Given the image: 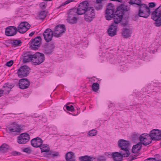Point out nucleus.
I'll return each instance as SVG.
<instances>
[{
    "label": "nucleus",
    "instance_id": "nucleus-1",
    "mask_svg": "<svg viewBox=\"0 0 161 161\" xmlns=\"http://www.w3.org/2000/svg\"><path fill=\"white\" fill-rule=\"evenodd\" d=\"M124 14V11L122 7L119 6L115 11L114 6L112 3H109L105 11V17L107 20L114 19L115 24H118L121 21Z\"/></svg>",
    "mask_w": 161,
    "mask_h": 161
},
{
    "label": "nucleus",
    "instance_id": "nucleus-2",
    "mask_svg": "<svg viewBox=\"0 0 161 161\" xmlns=\"http://www.w3.org/2000/svg\"><path fill=\"white\" fill-rule=\"evenodd\" d=\"M130 144L129 141L123 139L119 140L118 146L122 151L120 152H115L113 153L112 157L114 161H122L123 157L129 156L130 153L128 149Z\"/></svg>",
    "mask_w": 161,
    "mask_h": 161
},
{
    "label": "nucleus",
    "instance_id": "nucleus-3",
    "mask_svg": "<svg viewBox=\"0 0 161 161\" xmlns=\"http://www.w3.org/2000/svg\"><path fill=\"white\" fill-rule=\"evenodd\" d=\"M79 14H84V19L87 22L92 21L95 17V10L93 8L89 6V2L87 1L80 3L79 5Z\"/></svg>",
    "mask_w": 161,
    "mask_h": 161
},
{
    "label": "nucleus",
    "instance_id": "nucleus-4",
    "mask_svg": "<svg viewBox=\"0 0 161 161\" xmlns=\"http://www.w3.org/2000/svg\"><path fill=\"white\" fill-rule=\"evenodd\" d=\"M151 18L155 21L154 25L157 27L161 26V4L151 14Z\"/></svg>",
    "mask_w": 161,
    "mask_h": 161
},
{
    "label": "nucleus",
    "instance_id": "nucleus-5",
    "mask_svg": "<svg viewBox=\"0 0 161 161\" xmlns=\"http://www.w3.org/2000/svg\"><path fill=\"white\" fill-rule=\"evenodd\" d=\"M79 6L77 8H73L70 10L67 19L68 22L72 24L77 23V18L76 16L78 15H80V14H79Z\"/></svg>",
    "mask_w": 161,
    "mask_h": 161
},
{
    "label": "nucleus",
    "instance_id": "nucleus-6",
    "mask_svg": "<svg viewBox=\"0 0 161 161\" xmlns=\"http://www.w3.org/2000/svg\"><path fill=\"white\" fill-rule=\"evenodd\" d=\"M138 12L140 17L147 18L150 14V9L147 4L145 3L142 4L139 7Z\"/></svg>",
    "mask_w": 161,
    "mask_h": 161
},
{
    "label": "nucleus",
    "instance_id": "nucleus-7",
    "mask_svg": "<svg viewBox=\"0 0 161 161\" xmlns=\"http://www.w3.org/2000/svg\"><path fill=\"white\" fill-rule=\"evenodd\" d=\"M45 60V57L43 53L37 52L33 54L32 64L34 65L40 64Z\"/></svg>",
    "mask_w": 161,
    "mask_h": 161
},
{
    "label": "nucleus",
    "instance_id": "nucleus-8",
    "mask_svg": "<svg viewBox=\"0 0 161 161\" xmlns=\"http://www.w3.org/2000/svg\"><path fill=\"white\" fill-rule=\"evenodd\" d=\"M41 40L42 39L40 36H37L34 39H31L28 44L30 48L33 50L38 49L40 47Z\"/></svg>",
    "mask_w": 161,
    "mask_h": 161
},
{
    "label": "nucleus",
    "instance_id": "nucleus-9",
    "mask_svg": "<svg viewBox=\"0 0 161 161\" xmlns=\"http://www.w3.org/2000/svg\"><path fill=\"white\" fill-rule=\"evenodd\" d=\"M31 70V69L28 66H22L18 69L17 74L19 78L26 77L29 75Z\"/></svg>",
    "mask_w": 161,
    "mask_h": 161
},
{
    "label": "nucleus",
    "instance_id": "nucleus-10",
    "mask_svg": "<svg viewBox=\"0 0 161 161\" xmlns=\"http://www.w3.org/2000/svg\"><path fill=\"white\" fill-rule=\"evenodd\" d=\"M66 29L64 25H58L54 28L53 32L54 33V36L56 37H61L63 34L65 32Z\"/></svg>",
    "mask_w": 161,
    "mask_h": 161
},
{
    "label": "nucleus",
    "instance_id": "nucleus-11",
    "mask_svg": "<svg viewBox=\"0 0 161 161\" xmlns=\"http://www.w3.org/2000/svg\"><path fill=\"white\" fill-rule=\"evenodd\" d=\"M139 140L142 144L144 146H147L152 142V140L150 137L149 134L143 133L140 135Z\"/></svg>",
    "mask_w": 161,
    "mask_h": 161
},
{
    "label": "nucleus",
    "instance_id": "nucleus-12",
    "mask_svg": "<svg viewBox=\"0 0 161 161\" xmlns=\"http://www.w3.org/2000/svg\"><path fill=\"white\" fill-rule=\"evenodd\" d=\"M149 134L152 140L158 141L161 139V130H159L153 129Z\"/></svg>",
    "mask_w": 161,
    "mask_h": 161
},
{
    "label": "nucleus",
    "instance_id": "nucleus-13",
    "mask_svg": "<svg viewBox=\"0 0 161 161\" xmlns=\"http://www.w3.org/2000/svg\"><path fill=\"white\" fill-rule=\"evenodd\" d=\"M30 136L26 133L20 134L17 137V142L20 144H25L28 142L30 139Z\"/></svg>",
    "mask_w": 161,
    "mask_h": 161
},
{
    "label": "nucleus",
    "instance_id": "nucleus-14",
    "mask_svg": "<svg viewBox=\"0 0 161 161\" xmlns=\"http://www.w3.org/2000/svg\"><path fill=\"white\" fill-rule=\"evenodd\" d=\"M31 25L27 22H21L18 27L17 30L20 33H24L28 30Z\"/></svg>",
    "mask_w": 161,
    "mask_h": 161
},
{
    "label": "nucleus",
    "instance_id": "nucleus-15",
    "mask_svg": "<svg viewBox=\"0 0 161 161\" xmlns=\"http://www.w3.org/2000/svg\"><path fill=\"white\" fill-rule=\"evenodd\" d=\"M53 36H54V32L50 28L47 29L43 33L44 39L47 42L52 40Z\"/></svg>",
    "mask_w": 161,
    "mask_h": 161
},
{
    "label": "nucleus",
    "instance_id": "nucleus-16",
    "mask_svg": "<svg viewBox=\"0 0 161 161\" xmlns=\"http://www.w3.org/2000/svg\"><path fill=\"white\" fill-rule=\"evenodd\" d=\"M18 31L17 28L14 26H9L6 29L5 34L7 36H13L15 35Z\"/></svg>",
    "mask_w": 161,
    "mask_h": 161
},
{
    "label": "nucleus",
    "instance_id": "nucleus-17",
    "mask_svg": "<svg viewBox=\"0 0 161 161\" xmlns=\"http://www.w3.org/2000/svg\"><path fill=\"white\" fill-rule=\"evenodd\" d=\"M19 88L22 89H24L28 88L30 85V82L26 78L20 79L18 83Z\"/></svg>",
    "mask_w": 161,
    "mask_h": 161
},
{
    "label": "nucleus",
    "instance_id": "nucleus-18",
    "mask_svg": "<svg viewBox=\"0 0 161 161\" xmlns=\"http://www.w3.org/2000/svg\"><path fill=\"white\" fill-rule=\"evenodd\" d=\"M55 47V44L53 43L46 44L44 46V52L46 54H51L53 53Z\"/></svg>",
    "mask_w": 161,
    "mask_h": 161
},
{
    "label": "nucleus",
    "instance_id": "nucleus-19",
    "mask_svg": "<svg viewBox=\"0 0 161 161\" xmlns=\"http://www.w3.org/2000/svg\"><path fill=\"white\" fill-rule=\"evenodd\" d=\"M10 134L14 135L19 134L20 132L21 129L16 125H12L7 128Z\"/></svg>",
    "mask_w": 161,
    "mask_h": 161
},
{
    "label": "nucleus",
    "instance_id": "nucleus-20",
    "mask_svg": "<svg viewBox=\"0 0 161 161\" xmlns=\"http://www.w3.org/2000/svg\"><path fill=\"white\" fill-rule=\"evenodd\" d=\"M117 24L112 23L110 26L109 28L108 31V35L111 36H113L116 35L117 29Z\"/></svg>",
    "mask_w": 161,
    "mask_h": 161
},
{
    "label": "nucleus",
    "instance_id": "nucleus-21",
    "mask_svg": "<svg viewBox=\"0 0 161 161\" xmlns=\"http://www.w3.org/2000/svg\"><path fill=\"white\" fill-rule=\"evenodd\" d=\"M43 143V141L39 137L34 138L31 141V144L32 146L35 147H40Z\"/></svg>",
    "mask_w": 161,
    "mask_h": 161
},
{
    "label": "nucleus",
    "instance_id": "nucleus-22",
    "mask_svg": "<svg viewBox=\"0 0 161 161\" xmlns=\"http://www.w3.org/2000/svg\"><path fill=\"white\" fill-rule=\"evenodd\" d=\"M33 54L29 52H27L24 54L23 62L26 63L31 61L32 62Z\"/></svg>",
    "mask_w": 161,
    "mask_h": 161
},
{
    "label": "nucleus",
    "instance_id": "nucleus-23",
    "mask_svg": "<svg viewBox=\"0 0 161 161\" xmlns=\"http://www.w3.org/2000/svg\"><path fill=\"white\" fill-rule=\"evenodd\" d=\"M47 13L46 10H41L38 12L37 14V19H44L46 17Z\"/></svg>",
    "mask_w": 161,
    "mask_h": 161
},
{
    "label": "nucleus",
    "instance_id": "nucleus-24",
    "mask_svg": "<svg viewBox=\"0 0 161 161\" xmlns=\"http://www.w3.org/2000/svg\"><path fill=\"white\" fill-rule=\"evenodd\" d=\"M131 32L129 29L123 28L122 32V35L125 38H127L131 36Z\"/></svg>",
    "mask_w": 161,
    "mask_h": 161
},
{
    "label": "nucleus",
    "instance_id": "nucleus-25",
    "mask_svg": "<svg viewBox=\"0 0 161 161\" xmlns=\"http://www.w3.org/2000/svg\"><path fill=\"white\" fill-rule=\"evenodd\" d=\"M142 147V144L141 143L139 142L136 145L133 146L132 149V152L134 153H138L141 149Z\"/></svg>",
    "mask_w": 161,
    "mask_h": 161
},
{
    "label": "nucleus",
    "instance_id": "nucleus-26",
    "mask_svg": "<svg viewBox=\"0 0 161 161\" xmlns=\"http://www.w3.org/2000/svg\"><path fill=\"white\" fill-rule=\"evenodd\" d=\"M9 146L5 143L3 144L0 147V152L5 153L8 152Z\"/></svg>",
    "mask_w": 161,
    "mask_h": 161
},
{
    "label": "nucleus",
    "instance_id": "nucleus-27",
    "mask_svg": "<svg viewBox=\"0 0 161 161\" xmlns=\"http://www.w3.org/2000/svg\"><path fill=\"white\" fill-rule=\"evenodd\" d=\"M94 159V158L87 155L81 156L79 158L80 161H93Z\"/></svg>",
    "mask_w": 161,
    "mask_h": 161
},
{
    "label": "nucleus",
    "instance_id": "nucleus-28",
    "mask_svg": "<svg viewBox=\"0 0 161 161\" xmlns=\"http://www.w3.org/2000/svg\"><path fill=\"white\" fill-rule=\"evenodd\" d=\"M22 43V42L20 40H14L11 41V44L14 47L19 46L21 45Z\"/></svg>",
    "mask_w": 161,
    "mask_h": 161
},
{
    "label": "nucleus",
    "instance_id": "nucleus-29",
    "mask_svg": "<svg viewBox=\"0 0 161 161\" xmlns=\"http://www.w3.org/2000/svg\"><path fill=\"white\" fill-rule=\"evenodd\" d=\"M142 0H130L129 3L130 5L136 4L139 7L142 4Z\"/></svg>",
    "mask_w": 161,
    "mask_h": 161
},
{
    "label": "nucleus",
    "instance_id": "nucleus-30",
    "mask_svg": "<svg viewBox=\"0 0 161 161\" xmlns=\"http://www.w3.org/2000/svg\"><path fill=\"white\" fill-rule=\"evenodd\" d=\"M99 89V84L97 83H94L92 85V89L95 92H97Z\"/></svg>",
    "mask_w": 161,
    "mask_h": 161
},
{
    "label": "nucleus",
    "instance_id": "nucleus-31",
    "mask_svg": "<svg viewBox=\"0 0 161 161\" xmlns=\"http://www.w3.org/2000/svg\"><path fill=\"white\" fill-rule=\"evenodd\" d=\"M73 153L69 152L67 153L65 156V158L67 161H71V159L73 158Z\"/></svg>",
    "mask_w": 161,
    "mask_h": 161
},
{
    "label": "nucleus",
    "instance_id": "nucleus-32",
    "mask_svg": "<svg viewBox=\"0 0 161 161\" xmlns=\"http://www.w3.org/2000/svg\"><path fill=\"white\" fill-rule=\"evenodd\" d=\"M3 89L2 90L3 92V93H4L5 94H8L11 91V89L10 88H8V87H7L6 86L4 85L3 86Z\"/></svg>",
    "mask_w": 161,
    "mask_h": 161
},
{
    "label": "nucleus",
    "instance_id": "nucleus-33",
    "mask_svg": "<svg viewBox=\"0 0 161 161\" xmlns=\"http://www.w3.org/2000/svg\"><path fill=\"white\" fill-rule=\"evenodd\" d=\"M75 0H67L64 3H63L60 6L58 7L57 8V9H59L61 7L63 6H64L67 4H68V3H70L74 1Z\"/></svg>",
    "mask_w": 161,
    "mask_h": 161
},
{
    "label": "nucleus",
    "instance_id": "nucleus-34",
    "mask_svg": "<svg viewBox=\"0 0 161 161\" xmlns=\"http://www.w3.org/2000/svg\"><path fill=\"white\" fill-rule=\"evenodd\" d=\"M47 3L46 1L41 3L39 4L40 7L42 9L46 8L47 6Z\"/></svg>",
    "mask_w": 161,
    "mask_h": 161
},
{
    "label": "nucleus",
    "instance_id": "nucleus-35",
    "mask_svg": "<svg viewBox=\"0 0 161 161\" xmlns=\"http://www.w3.org/2000/svg\"><path fill=\"white\" fill-rule=\"evenodd\" d=\"M97 131L95 130H92L89 132L88 135L90 136H94L96 135Z\"/></svg>",
    "mask_w": 161,
    "mask_h": 161
},
{
    "label": "nucleus",
    "instance_id": "nucleus-36",
    "mask_svg": "<svg viewBox=\"0 0 161 161\" xmlns=\"http://www.w3.org/2000/svg\"><path fill=\"white\" fill-rule=\"evenodd\" d=\"M66 108L67 110L71 112H72L74 110V107L72 105H70V106H68L66 105Z\"/></svg>",
    "mask_w": 161,
    "mask_h": 161
},
{
    "label": "nucleus",
    "instance_id": "nucleus-37",
    "mask_svg": "<svg viewBox=\"0 0 161 161\" xmlns=\"http://www.w3.org/2000/svg\"><path fill=\"white\" fill-rule=\"evenodd\" d=\"M140 136L138 135L134 134L132 135V140L133 141H135L136 140L138 139H139Z\"/></svg>",
    "mask_w": 161,
    "mask_h": 161
},
{
    "label": "nucleus",
    "instance_id": "nucleus-38",
    "mask_svg": "<svg viewBox=\"0 0 161 161\" xmlns=\"http://www.w3.org/2000/svg\"><path fill=\"white\" fill-rule=\"evenodd\" d=\"M5 85L7 87H8V88H10L11 90L14 86V85L13 84L9 83H7L5 84Z\"/></svg>",
    "mask_w": 161,
    "mask_h": 161
},
{
    "label": "nucleus",
    "instance_id": "nucleus-39",
    "mask_svg": "<svg viewBox=\"0 0 161 161\" xmlns=\"http://www.w3.org/2000/svg\"><path fill=\"white\" fill-rule=\"evenodd\" d=\"M103 6L101 4H97L95 5V8L97 10L101 9L102 8Z\"/></svg>",
    "mask_w": 161,
    "mask_h": 161
},
{
    "label": "nucleus",
    "instance_id": "nucleus-40",
    "mask_svg": "<svg viewBox=\"0 0 161 161\" xmlns=\"http://www.w3.org/2000/svg\"><path fill=\"white\" fill-rule=\"evenodd\" d=\"M11 154L13 156H19L21 154V153L16 151H14L12 152Z\"/></svg>",
    "mask_w": 161,
    "mask_h": 161
},
{
    "label": "nucleus",
    "instance_id": "nucleus-41",
    "mask_svg": "<svg viewBox=\"0 0 161 161\" xmlns=\"http://www.w3.org/2000/svg\"><path fill=\"white\" fill-rule=\"evenodd\" d=\"M13 61L12 60H11L10 61L7 62L6 64V65L7 66L10 67L13 65Z\"/></svg>",
    "mask_w": 161,
    "mask_h": 161
},
{
    "label": "nucleus",
    "instance_id": "nucleus-42",
    "mask_svg": "<svg viewBox=\"0 0 161 161\" xmlns=\"http://www.w3.org/2000/svg\"><path fill=\"white\" fill-rule=\"evenodd\" d=\"M106 159L103 156H100L97 159V161H106Z\"/></svg>",
    "mask_w": 161,
    "mask_h": 161
},
{
    "label": "nucleus",
    "instance_id": "nucleus-43",
    "mask_svg": "<svg viewBox=\"0 0 161 161\" xmlns=\"http://www.w3.org/2000/svg\"><path fill=\"white\" fill-rule=\"evenodd\" d=\"M23 151L24 152L28 153H31V150L28 148H25L23 149Z\"/></svg>",
    "mask_w": 161,
    "mask_h": 161
},
{
    "label": "nucleus",
    "instance_id": "nucleus-44",
    "mask_svg": "<svg viewBox=\"0 0 161 161\" xmlns=\"http://www.w3.org/2000/svg\"><path fill=\"white\" fill-rule=\"evenodd\" d=\"M156 6V3L154 2H151L149 3V8H153Z\"/></svg>",
    "mask_w": 161,
    "mask_h": 161
},
{
    "label": "nucleus",
    "instance_id": "nucleus-45",
    "mask_svg": "<svg viewBox=\"0 0 161 161\" xmlns=\"http://www.w3.org/2000/svg\"><path fill=\"white\" fill-rule=\"evenodd\" d=\"M144 161H156V159L155 158H148L146 159H145Z\"/></svg>",
    "mask_w": 161,
    "mask_h": 161
},
{
    "label": "nucleus",
    "instance_id": "nucleus-46",
    "mask_svg": "<svg viewBox=\"0 0 161 161\" xmlns=\"http://www.w3.org/2000/svg\"><path fill=\"white\" fill-rule=\"evenodd\" d=\"M139 17H140V16L139 15L138 13L137 14L133 15L134 19L136 21L138 20Z\"/></svg>",
    "mask_w": 161,
    "mask_h": 161
},
{
    "label": "nucleus",
    "instance_id": "nucleus-47",
    "mask_svg": "<svg viewBox=\"0 0 161 161\" xmlns=\"http://www.w3.org/2000/svg\"><path fill=\"white\" fill-rule=\"evenodd\" d=\"M41 151L42 153L44 152L47 153L48 152V151L49 150V149H43L42 148H41Z\"/></svg>",
    "mask_w": 161,
    "mask_h": 161
},
{
    "label": "nucleus",
    "instance_id": "nucleus-48",
    "mask_svg": "<svg viewBox=\"0 0 161 161\" xmlns=\"http://www.w3.org/2000/svg\"><path fill=\"white\" fill-rule=\"evenodd\" d=\"M52 151H48V152H47V153L46 156L47 157H49L50 156H52Z\"/></svg>",
    "mask_w": 161,
    "mask_h": 161
},
{
    "label": "nucleus",
    "instance_id": "nucleus-49",
    "mask_svg": "<svg viewBox=\"0 0 161 161\" xmlns=\"http://www.w3.org/2000/svg\"><path fill=\"white\" fill-rule=\"evenodd\" d=\"M58 152H56L55 153H52V157H54L55 156H58Z\"/></svg>",
    "mask_w": 161,
    "mask_h": 161
},
{
    "label": "nucleus",
    "instance_id": "nucleus-50",
    "mask_svg": "<svg viewBox=\"0 0 161 161\" xmlns=\"http://www.w3.org/2000/svg\"><path fill=\"white\" fill-rule=\"evenodd\" d=\"M122 25L123 26H125L128 25V24L127 22H123L121 23Z\"/></svg>",
    "mask_w": 161,
    "mask_h": 161
},
{
    "label": "nucleus",
    "instance_id": "nucleus-51",
    "mask_svg": "<svg viewBox=\"0 0 161 161\" xmlns=\"http://www.w3.org/2000/svg\"><path fill=\"white\" fill-rule=\"evenodd\" d=\"M35 33V31H32L29 34V36H32Z\"/></svg>",
    "mask_w": 161,
    "mask_h": 161
},
{
    "label": "nucleus",
    "instance_id": "nucleus-52",
    "mask_svg": "<svg viewBox=\"0 0 161 161\" xmlns=\"http://www.w3.org/2000/svg\"><path fill=\"white\" fill-rule=\"evenodd\" d=\"M46 144H42L41 145L40 147V148H41V147H46Z\"/></svg>",
    "mask_w": 161,
    "mask_h": 161
},
{
    "label": "nucleus",
    "instance_id": "nucleus-53",
    "mask_svg": "<svg viewBox=\"0 0 161 161\" xmlns=\"http://www.w3.org/2000/svg\"><path fill=\"white\" fill-rule=\"evenodd\" d=\"M123 0H114L113 1H116L120 3H122Z\"/></svg>",
    "mask_w": 161,
    "mask_h": 161
},
{
    "label": "nucleus",
    "instance_id": "nucleus-54",
    "mask_svg": "<svg viewBox=\"0 0 161 161\" xmlns=\"http://www.w3.org/2000/svg\"><path fill=\"white\" fill-rule=\"evenodd\" d=\"M1 92L0 93V97H1L2 95V94H3V91H1Z\"/></svg>",
    "mask_w": 161,
    "mask_h": 161
},
{
    "label": "nucleus",
    "instance_id": "nucleus-55",
    "mask_svg": "<svg viewBox=\"0 0 161 161\" xmlns=\"http://www.w3.org/2000/svg\"><path fill=\"white\" fill-rule=\"evenodd\" d=\"M135 159V158H132L131 159L130 161H131L132 160H134V159Z\"/></svg>",
    "mask_w": 161,
    "mask_h": 161
},
{
    "label": "nucleus",
    "instance_id": "nucleus-56",
    "mask_svg": "<svg viewBox=\"0 0 161 161\" xmlns=\"http://www.w3.org/2000/svg\"><path fill=\"white\" fill-rule=\"evenodd\" d=\"M1 91H2V90H0V93L1 92Z\"/></svg>",
    "mask_w": 161,
    "mask_h": 161
},
{
    "label": "nucleus",
    "instance_id": "nucleus-57",
    "mask_svg": "<svg viewBox=\"0 0 161 161\" xmlns=\"http://www.w3.org/2000/svg\"><path fill=\"white\" fill-rule=\"evenodd\" d=\"M78 114H79V113H78V112H77V114H76V115H77ZM76 115V114H75V115Z\"/></svg>",
    "mask_w": 161,
    "mask_h": 161
}]
</instances>
